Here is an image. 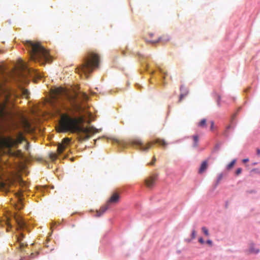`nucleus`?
<instances>
[{
  "label": "nucleus",
  "instance_id": "a211bd4d",
  "mask_svg": "<svg viewBox=\"0 0 260 260\" xmlns=\"http://www.w3.org/2000/svg\"><path fill=\"white\" fill-rule=\"evenodd\" d=\"M198 126L201 127H204L206 126V119H203L198 123Z\"/></svg>",
  "mask_w": 260,
  "mask_h": 260
},
{
  "label": "nucleus",
  "instance_id": "b1692460",
  "mask_svg": "<svg viewBox=\"0 0 260 260\" xmlns=\"http://www.w3.org/2000/svg\"><path fill=\"white\" fill-rule=\"evenodd\" d=\"M81 98H82L83 100H85V101L87 100V99H88L87 95L86 93H84L82 94Z\"/></svg>",
  "mask_w": 260,
  "mask_h": 260
},
{
  "label": "nucleus",
  "instance_id": "20e7f679",
  "mask_svg": "<svg viewBox=\"0 0 260 260\" xmlns=\"http://www.w3.org/2000/svg\"><path fill=\"white\" fill-rule=\"evenodd\" d=\"M25 45L29 48L31 60L39 62L41 64L51 61V57L47 50L39 42L27 41Z\"/></svg>",
  "mask_w": 260,
  "mask_h": 260
},
{
  "label": "nucleus",
  "instance_id": "393cba45",
  "mask_svg": "<svg viewBox=\"0 0 260 260\" xmlns=\"http://www.w3.org/2000/svg\"><path fill=\"white\" fill-rule=\"evenodd\" d=\"M191 239H194L196 237V232L195 230H192L191 233Z\"/></svg>",
  "mask_w": 260,
  "mask_h": 260
},
{
  "label": "nucleus",
  "instance_id": "c85d7f7f",
  "mask_svg": "<svg viewBox=\"0 0 260 260\" xmlns=\"http://www.w3.org/2000/svg\"><path fill=\"white\" fill-rule=\"evenodd\" d=\"M199 242L201 244H203L205 243L204 240H203V239L202 237H201V238H199Z\"/></svg>",
  "mask_w": 260,
  "mask_h": 260
},
{
  "label": "nucleus",
  "instance_id": "39448f33",
  "mask_svg": "<svg viewBox=\"0 0 260 260\" xmlns=\"http://www.w3.org/2000/svg\"><path fill=\"white\" fill-rule=\"evenodd\" d=\"M100 61L99 54L93 51H89L84 58L82 63L77 68L76 72L79 74H84L87 78L88 74L99 67Z\"/></svg>",
  "mask_w": 260,
  "mask_h": 260
},
{
  "label": "nucleus",
  "instance_id": "4468645a",
  "mask_svg": "<svg viewBox=\"0 0 260 260\" xmlns=\"http://www.w3.org/2000/svg\"><path fill=\"white\" fill-rule=\"evenodd\" d=\"M73 108L76 112L79 113H80L83 111V108L81 104L78 102H75L73 104Z\"/></svg>",
  "mask_w": 260,
  "mask_h": 260
},
{
  "label": "nucleus",
  "instance_id": "ea45409f",
  "mask_svg": "<svg viewBox=\"0 0 260 260\" xmlns=\"http://www.w3.org/2000/svg\"><path fill=\"white\" fill-rule=\"evenodd\" d=\"M160 71L161 73H162V71L161 70H160Z\"/></svg>",
  "mask_w": 260,
  "mask_h": 260
},
{
  "label": "nucleus",
  "instance_id": "f03ea898",
  "mask_svg": "<svg viewBox=\"0 0 260 260\" xmlns=\"http://www.w3.org/2000/svg\"><path fill=\"white\" fill-rule=\"evenodd\" d=\"M84 121L82 117H72L67 114L61 115L60 119L56 131L59 133H66L70 132L72 133H76L78 135L79 141L88 140L91 134L98 132V130L93 127H83L80 125Z\"/></svg>",
  "mask_w": 260,
  "mask_h": 260
},
{
  "label": "nucleus",
  "instance_id": "4be33fe9",
  "mask_svg": "<svg viewBox=\"0 0 260 260\" xmlns=\"http://www.w3.org/2000/svg\"><path fill=\"white\" fill-rule=\"evenodd\" d=\"M202 232H203V233L206 236H208L209 234V231H208V229L205 227V226H203L202 228Z\"/></svg>",
  "mask_w": 260,
  "mask_h": 260
},
{
  "label": "nucleus",
  "instance_id": "7c9ffc66",
  "mask_svg": "<svg viewBox=\"0 0 260 260\" xmlns=\"http://www.w3.org/2000/svg\"><path fill=\"white\" fill-rule=\"evenodd\" d=\"M211 127H210V128H211V130H213V128H214V122L213 121H211Z\"/></svg>",
  "mask_w": 260,
  "mask_h": 260
},
{
  "label": "nucleus",
  "instance_id": "7ed1b4c3",
  "mask_svg": "<svg viewBox=\"0 0 260 260\" xmlns=\"http://www.w3.org/2000/svg\"><path fill=\"white\" fill-rule=\"evenodd\" d=\"M17 99H28L30 91L26 88L31 78L41 79L44 77L40 73L28 67L21 58H17Z\"/></svg>",
  "mask_w": 260,
  "mask_h": 260
},
{
  "label": "nucleus",
  "instance_id": "c9c22d12",
  "mask_svg": "<svg viewBox=\"0 0 260 260\" xmlns=\"http://www.w3.org/2000/svg\"><path fill=\"white\" fill-rule=\"evenodd\" d=\"M257 153L258 154H260V149H258L257 150Z\"/></svg>",
  "mask_w": 260,
  "mask_h": 260
},
{
  "label": "nucleus",
  "instance_id": "72a5a7b5",
  "mask_svg": "<svg viewBox=\"0 0 260 260\" xmlns=\"http://www.w3.org/2000/svg\"><path fill=\"white\" fill-rule=\"evenodd\" d=\"M217 105L218 106H220V97H218V99L217 101Z\"/></svg>",
  "mask_w": 260,
  "mask_h": 260
},
{
  "label": "nucleus",
  "instance_id": "f8f14e48",
  "mask_svg": "<svg viewBox=\"0 0 260 260\" xmlns=\"http://www.w3.org/2000/svg\"><path fill=\"white\" fill-rule=\"evenodd\" d=\"M180 95L179 99V102H181L182 99L187 95L188 90L187 88L185 87L184 85H182L180 88Z\"/></svg>",
  "mask_w": 260,
  "mask_h": 260
},
{
  "label": "nucleus",
  "instance_id": "0eeeda50",
  "mask_svg": "<svg viewBox=\"0 0 260 260\" xmlns=\"http://www.w3.org/2000/svg\"><path fill=\"white\" fill-rule=\"evenodd\" d=\"M119 198V195L117 192H114L107 201V203L101 207L99 210L96 211V216L100 217L109 209L111 205L118 203Z\"/></svg>",
  "mask_w": 260,
  "mask_h": 260
},
{
  "label": "nucleus",
  "instance_id": "1a4fd4ad",
  "mask_svg": "<svg viewBox=\"0 0 260 260\" xmlns=\"http://www.w3.org/2000/svg\"><path fill=\"white\" fill-rule=\"evenodd\" d=\"M71 139L69 138H65L62 140L61 143H59L57 145V152L59 154L62 153L64 149L69 145Z\"/></svg>",
  "mask_w": 260,
  "mask_h": 260
},
{
  "label": "nucleus",
  "instance_id": "2eb2a0df",
  "mask_svg": "<svg viewBox=\"0 0 260 260\" xmlns=\"http://www.w3.org/2000/svg\"><path fill=\"white\" fill-rule=\"evenodd\" d=\"M6 105L4 104L0 105V118H3L7 114L5 110Z\"/></svg>",
  "mask_w": 260,
  "mask_h": 260
},
{
  "label": "nucleus",
  "instance_id": "412c9836",
  "mask_svg": "<svg viewBox=\"0 0 260 260\" xmlns=\"http://www.w3.org/2000/svg\"><path fill=\"white\" fill-rule=\"evenodd\" d=\"M250 253H257L259 252L258 249H255L253 246H251L249 250Z\"/></svg>",
  "mask_w": 260,
  "mask_h": 260
},
{
  "label": "nucleus",
  "instance_id": "58836bf2",
  "mask_svg": "<svg viewBox=\"0 0 260 260\" xmlns=\"http://www.w3.org/2000/svg\"><path fill=\"white\" fill-rule=\"evenodd\" d=\"M149 35H150V37H152L153 34H150Z\"/></svg>",
  "mask_w": 260,
  "mask_h": 260
},
{
  "label": "nucleus",
  "instance_id": "9b49d317",
  "mask_svg": "<svg viewBox=\"0 0 260 260\" xmlns=\"http://www.w3.org/2000/svg\"><path fill=\"white\" fill-rule=\"evenodd\" d=\"M156 179V176H150L146 179L145 184L147 186V187L149 188L152 187L154 184Z\"/></svg>",
  "mask_w": 260,
  "mask_h": 260
},
{
  "label": "nucleus",
  "instance_id": "6e6552de",
  "mask_svg": "<svg viewBox=\"0 0 260 260\" xmlns=\"http://www.w3.org/2000/svg\"><path fill=\"white\" fill-rule=\"evenodd\" d=\"M11 137H5L0 136V150L3 148H10L16 143Z\"/></svg>",
  "mask_w": 260,
  "mask_h": 260
},
{
  "label": "nucleus",
  "instance_id": "5701e85b",
  "mask_svg": "<svg viewBox=\"0 0 260 260\" xmlns=\"http://www.w3.org/2000/svg\"><path fill=\"white\" fill-rule=\"evenodd\" d=\"M57 155L54 153H51L49 154V157L52 160H55L57 158Z\"/></svg>",
  "mask_w": 260,
  "mask_h": 260
},
{
  "label": "nucleus",
  "instance_id": "e433bc0d",
  "mask_svg": "<svg viewBox=\"0 0 260 260\" xmlns=\"http://www.w3.org/2000/svg\"><path fill=\"white\" fill-rule=\"evenodd\" d=\"M230 127H231V126L229 125V126H227L226 128L227 129H229V128H230Z\"/></svg>",
  "mask_w": 260,
  "mask_h": 260
},
{
  "label": "nucleus",
  "instance_id": "bb28decb",
  "mask_svg": "<svg viewBox=\"0 0 260 260\" xmlns=\"http://www.w3.org/2000/svg\"><path fill=\"white\" fill-rule=\"evenodd\" d=\"M155 161H156V158L155 157V156H153L152 161L151 162H150L149 164L150 165H153L154 164Z\"/></svg>",
  "mask_w": 260,
  "mask_h": 260
},
{
  "label": "nucleus",
  "instance_id": "aec40b11",
  "mask_svg": "<svg viewBox=\"0 0 260 260\" xmlns=\"http://www.w3.org/2000/svg\"><path fill=\"white\" fill-rule=\"evenodd\" d=\"M236 159H234L233 160L228 166H227V169L228 170H230L235 165V163H236Z\"/></svg>",
  "mask_w": 260,
  "mask_h": 260
},
{
  "label": "nucleus",
  "instance_id": "cd10ccee",
  "mask_svg": "<svg viewBox=\"0 0 260 260\" xmlns=\"http://www.w3.org/2000/svg\"><path fill=\"white\" fill-rule=\"evenodd\" d=\"M219 148H220V144H217L215 145V146L214 147V150L217 151L219 149Z\"/></svg>",
  "mask_w": 260,
  "mask_h": 260
},
{
  "label": "nucleus",
  "instance_id": "dca6fc26",
  "mask_svg": "<svg viewBox=\"0 0 260 260\" xmlns=\"http://www.w3.org/2000/svg\"><path fill=\"white\" fill-rule=\"evenodd\" d=\"M208 167V162L207 160L204 161L200 167V170H199V173H202L204 172L207 168Z\"/></svg>",
  "mask_w": 260,
  "mask_h": 260
},
{
  "label": "nucleus",
  "instance_id": "a878e982",
  "mask_svg": "<svg viewBox=\"0 0 260 260\" xmlns=\"http://www.w3.org/2000/svg\"><path fill=\"white\" fill-rule=\"evenodd\" d=\"M242 169H241V168H238V169H237V170L236 171V172H235L236 175L238 176V175H239V174H240L241 173V172H242Z\"/></svg>",
  "mask_w": 260,
  "mask_h": 260
},
{
  "label": "nucleus",
  "instance_id": "6ab92c4d",
  "mask_svg": "<svg viewBox=\"0 0 260 260\" xmlns=\"http://www.w3.org/2000/svg\"><path fill=\"white\" fill-rule=\"evenodd\" d=\"M192 138L193 140V146L196 147L198 145L199 137L197 135H195L193 136Z\"/></svg>",
  "mask_w": 260,
  "mask_h": 260
},
{
  "label": "nucleus",
  "instance_id": "423d86ee",
  "mask_svg": "<svg viewBox=\"0 0 260 260\" xmlns=\"http://www.w3.org/2000/svg\"><path fill=\"white\" fill-rule=\"evenodd\" d=\"M155 143L158 144L159 145L163 146H165L167 145V143L165 140L159 138H157L152 142H148L146 145H144L141 140L138 139H134L132 141V144L133 145L139 147L140 149L143 151H147L148 149Z\"/></svg>",
  "mask_w": 260,
  "mask_h": 260
},
{
  "label": "nucleus",
  "instance_id": "4c0bfd02",
  "mask_svg": "<svg viewBox=\"0 0 260 260\" xmlns=\"http://www.w3.org/2000/svg\"><path fill=\"white\" fill-rule=\"evenodd\" d=\"M22 236V238L24 237L23 234L22 233L20 234Z\"/></svg>",
  "mask_w": 260,
  "mask_h": 260
},
{
  "label": "nucleus",
  "instance_id": "f704fd0d",
  "mask_svg": "<svg viewBox=\"0 0 260 260\" xmlns=\"http://www.w3.org/2000/svg\"><path fill=\"white\" fill-rule=\"evenodd\" d=\"M248 161V159H247V158L244 159L243 160V161L244 162H247Z\"/></svg>",
  "mask_w": 260,
  "mask_h": 260
},
{
  "label": "nucleus",
  "instance_id": "2f4dec72",
  "mask_svg": "<svg viewBox=\"0 0 260 260\" xmlns=\"http://www.w3.org/2000/svg\"><path fill=\"white\" fill-rule=\"evenodd\" d=\"M149 42L151 43H156L158 42V40H150Z\"/></svg>",
  "mask_w": 260,
  "mask_h": 260
},
{
  "label": "nucleus",
  "instance_id": "9d476101",
  "mask_svg": "<svg viewBox=\"0 0 260 260\" xmlns=\"http://www.w3.org/2000/svg\"><path fill=\"white\" fill-rule=\"evenodd\" d=\"M54 98L56 99L59 98V96L66 94V91L64 88L62 87H57L53 90Z\"/></svg>",
  "mask_w": 260,
  "mask_h": 260
},
{
  "label": "nucleus",
  "instance_id": "ddd939ff",
  "mask_svg": "<svg viewBox=\"0 0 260 260\" xmlns=\"http://www.w3.org/2000/svg\"><path fill=\"white\" fill-rule=\"evenodd\" d=\"M17 230L20 229H23L26 226V223L25 221L22 219L21 216L17 214Z\"/></svg>",
  "mask_w": 260,
  "mask_h": 260
},
{
  "label": "nucleus",
  "instance_id": "473e14b6",
  "mask_svg": "<svg viewBox=\"0 0 260 260\" xmlns=\"http://www.w3.org/2000/svg\"><path fill=\"white\" fill-rule=\"evenodd\" d=\"M222 175L220 174L218 178V181L219 182L222 179Z\"/></svg>",
  "mask_w": 260,
  "mask_h": 260
},
{
  "label": "nucleus",
  "instance_id": "f3484780",
  "mask_svg": "<svg viewBox=\"0 0 260 260\" xmlns=\"http://www.w3.org/2000/svg\"><path fill=\"white\" fill-rule=\"evenodd\" d=\"M21 239L22 238H19L17 236V242H20L19 247H20V249H21V250H22L23 248H24L25 246H26L27 245L26 244H24V243H22V242H20V241L21 240Z\"/></svg>",
  "mask_w": 260,
  "mask_h": 260
},
{
  "label": "nucleus",
  "instance_id": "f257e3e1",
  "mask_svg": "<svg viewBox=\"0 0 260 260\" xmlns=\"http://www.w3.org/2000/svg\"><path fill=\"white\" fill-rule=\"evenodd\" d=\"M34 128L31 125L29 120L21 115L17 110V158L20 159L17 162V210H21L24 206L22 201L24 192L28 188L27 183L22 178L23 174L27 175L28 172L26 168V162L28 161L30 154V143L25 137L24 134L33 133Z\"/></svg>",
  "mask_w": 260,
  "mask_h": 260
},
{
  "label": "nucleus",
  "instance_id": "c756f323",
  "mask_svg": "<svg viewBox=\"0 0 260 260\" xmlns=\"http://www.w3.org/2000/svg\"><path fill=\"white\" fill-rule=\"evenodd\" d=\"M206 243L209 244L210 246H212V241L211 240H208L207 241H206Z\"/></svg>",
  "mask_w": 260,
  "mask_h": 260
}]
</instances>
